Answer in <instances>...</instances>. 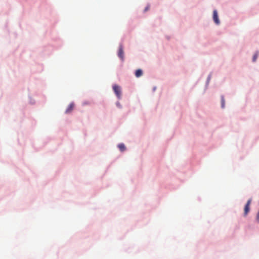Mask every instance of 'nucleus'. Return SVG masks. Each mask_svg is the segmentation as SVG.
<instances>
[{
  "mask_svg": "<svg viewBox=\"0 0 259 259\" xmlns=\"http://www.w3.org/2000/svg\"><path fill=\"white\" fill-rule=\"evenodd\" d=\"M118 56L121 60H123L124 52H123V47H122V45H120V46L119 47Z\"/></svg>",
  "mask_w": 259,
  "mask_h": 259,
  "instance_id": "4",
  "label": "nucleus"
},
{
  "mask_svg": "<svg viewBox=\"0 0 259 259\" xmlns=\"http://www.w3.org/2000/svg\"><path fill=\"white\" fill-rule=\"evenodd\" d=\"M251 202V199L248 200L244 207V215L246 216L250 210V205Z\"/></svg>",
  "mask_w": 259,
  "mask_h": 259,
  "instance_id": "2",
  "label": "nucleus"
},
{
  "mask_svg": "<svg viewBox=\"0 0 259 259\" xmlns=\"http://www.w3.org/2000/svg\"><path fill=\"white\" fill-rule=\"evenodd\" d=\"M117 106H119V103H117Z\"/></svg>",
  "mask_w": 259,
  "mask_h": 259,
  "instance_id": "13",
  "label": "nucleus"
},
{
  "mask_svg": "<svg viewBox=\"0 0 259 259\" xmlns=\"http://www.w3.org/2000/svg\"><path fill=\"white\" fill-rule=\"evenodd\" d=\"M225 101L224 97L223 96L221 97V106L222 108H224L225 107Z\"/></svg>",
  "mask_w": 259,
  "mask_h": 259,
  "instance_id": "8",
  "label": "nucleus"
},
{
  "mask_svg": "<svg viewBox=\"0 0 259 259\" xmlns=\"http://www.w3.org/2000/svg\"><path fill=\"white\" fill-rule=\"evenodd\" d=\"M117 106H119V103H117Z\"/></svg>",
  "mask_w": 259,
  "mask_h": 259,
  "instance_id": "12",
  "label": "nucleus"
},
{
  "mask_svg": "<svg viewBox=\"0 0 259 259\" xmlns=\"http://www.w3.org/2000/svg\"><path fill=\"white\" fill-rule=\"evenodd\" d=\"M113 89L118 99H120L121 96V91L120 87L117 85H114L113 86Z\"/></svg>",
  "mask_w": 259,
  "mask_h": 259,
  "instance_id": "1",
  "label": "nucleus"
},
{
  "mask_svg": "<svg viewBox=\"0 0 259 259\" xmlns=\"http://www.w3.org/2000/svg\"><path fill=\"white\" fill-rule=\"evenodd\" d=\"M74 108V104L71 103L69 104L67 108L66 109L65 111L66 113H70L73 109Z\"/></svg>",
  "mask_w": 259,
  "mask_h": 259,
  "instance_id": "5",
  "label": "nucleus"
},
{
  "mask_svg": "<svg viewBox=\"0 0 259 259\" xmlns=\"http://www.w3.org/2000/svg\"><path fill=\"white\" fill-rule=\"evenodd\" d=\"M213 19L215 24L218 25L220 24V21L217 10H214L213 12Z\"/></svg>",
  "mask_w": 259,
  "mask_h": 259,
  "instance_id": "3",
  "label": "nucleus"
},
{
  "mask_svg": "<svg viewBox=\"0 0 259 259\" xmlns=\"http://www.w3.org/2000/svg\"><path fill=\"white\" fill-rule=\"evenodd\" d=\"M143 75V71L141 69H139L136 71L135 75L137 77H139Z\"/></svg>",
  "mask_w": 259,
  "mask_h": 259,
  "instance_id": "6",
  "label": "nucleus"
},
{
  "mask_svg": "<svg viewBox=\"0 0 259 259\" xmlns=\"http://www.w3.org/2000/svg\"><path fill=\"white\" fill-rule=\"evenodd\" d=\"M118 147L120 149V150L122 152L124 151L125 150V146L123 144H120L118 145Z\"/></svg>",
  "mask_w": 259,
  "mask_h": 259,
  "instance_id": "7",
  "label": "nucleus"
},
{
  "mask_svg": "<svg viewBox=\"0 0 259 259\" xmlns=\"http://www.w3.org/2000/svg\"><path fill=\"white\" fill-rule=\"evenodd\" d=\"M258 53H256L253 56L252 61L253 62H255L258 57Z\"/></svg>",
  "mask_w": 259,
  "mask_h": 259,
  "instance_id": "9",
  "label": "nucleus"
},
{
  "mask_svg": "<svg viewBox=\"0 0 259 259\" xmlns=\"http://www.w3.org/2000/svg\"><path fill=\"white\" fill-rule=\"evenodd\" d=\"M256 220L259 223V211L256 214Z\"/></svg>",
  "mask_w": 259,
  "mask_h": 259,
  "instance_id": "10",
  "label": "nucleus"
},
{
  "mask_svg": "<svg viewBox=\"0 0 259 259\" xmlns=\"http://www.w3.org/2000/svg\"><path fill=\"white\" fill-rule=\"evenodd\" d=\"M149 6H147V7L145 8V11H148V10H149Z\"/></svg>",
  "mask_w": 259,
  "mask_h": 259,
  "instance_id": "11",
  "label": "nucleus"
}]
</instances>
